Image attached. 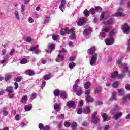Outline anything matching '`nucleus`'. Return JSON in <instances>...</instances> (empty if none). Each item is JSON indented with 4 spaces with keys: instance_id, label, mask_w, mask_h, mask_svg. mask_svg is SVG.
Returning <instances> with one entry per match:
<instances>
[{
    "instance_id": "obj_1",
    "label": "nucleus",
    "mask_w": 130,
    "mask_h": 130,
    "mask_svg": "<svg viewBox=\"0 0 130 130\" xmlns=\"http://www.w3.org/2000/svg\"><path fill=\"white\" fill-rule=\"evenodd\" d=\"M111 29V27L108 26L105 28H102L101 32L100 34V37L104 38L106 35V33H109V32Z\"/></svg>"
},
{
    "instance_id": "obj_2",
    "label": "nucleus",
    "mask_w": 130,
    "mask_h": 130,
    "mask_svg": "<svg viewBox=\"0 0 130 130\" xmlns=\"http://www.w3.org/2000/svg\"><path fill=\"white\" fill-rule=\"evenodd\" d=\"M122 30L125 34H129L130 26L127 23H124L122 27Z\"/></svg>"
},
{
    "instance_id": "obj_3",
    "label": "nucleus",
    "mask_w": 130,
    "mask_h": 130,
    "mask_svg": "<svg viewBox=\"0 0 130 130\" xmlns=\"http://www.w3.org/2000/svg\"><path fill=\"white\" fill-rule=\"evenodd\" d=\"M6 92L9 93L10 98H13L14 96V89L12 86H8L6 88Z\"/></svg>"
},
{
    "instance_id": "obj_4",
    "label": "nucleus",
    "mask_w": 130,
    "mask_h": 130,
    "mask_svg": "<svg viewBox=\"0 0 130 130\" xmlns=\"http://www.w3.org/2000/svg\"><path fill=\"white\" fill-rule=\"evenodd\" d=\"M88 21L87 18L83 17L81 18H79L78 20V22H77V24L79 26H83V25H85L86 22Z\"/></svg>"
},
{
    "instance_id": "obj_5",
    "label": "nucleus",
    "mask_w": 130,
    "mask_h": 130,
    "mask_svg": "<svg viewBox=\"0 0 130 130\" xmlns=\"http://www.w3.org/2000/svg\"><path fill=\"white\" fill-rule=\"evenodd\" d=\"M98 55L97 54H94L93 55L91 59L90 60V66H93V64H95L97 61V58H98Z\"/></svg>"
},
{
    "instance_id": "obj_6",
    "label": "nucleus",
    "mask_w": 130,
    "mask_h": 130,
    "mask_svg": "<svg viewBox=\"0 0 130 130\" xmlns=\"http://www.w3.org/2000/svg\"><path fill=\"white\" fill-rule=\"evenodd\" d=\"M69 34H71L69 36V39H75L76 38V34L75 32V28H72L69 30Z\"/></svg>"
},
{
    "instance_id": "obj_7",
    "label": "nucleus",
    "mask_w": 130,
    "mask_h": 130,
    "mask_svg": "<svg viewBox=\"0 0 130 130\" xmlns=\"http://www.w3.org/2000/svg\"><path fill=\"white\" fill-rule=\"evenodd\" d=\"M67 106L69 107V108H74L76 106V103L74 101H69L67 104Z\"/></svg>"
},
{
    "instance_id": "obj_8",
    "label": "nucleus",
    "mask_w": 130,
    "mask_h": 130,
    "mask_svg": "<svg viewBox=\"0 0 130 130\" xmlns=\"http://www.w3.org/2000/svg\"><path fill=\"white\" fill-rule=\"evenodd\" d=\"M105 43L107 45H112L114 43V39L113 38H106Z\"/></svg>"
},
{
    "instance_id": "obj_9",
    "label": "nucleus",
    "mask_w": 130,
    "mask_h": 130,
    "mask_svg": "<svg viewBox=\"0 0 130 130\" xmlns=\"http://www.w3.org/2000/svg\"><path fill=\"white\" fill-rule=\"evenodd\" d=\"M70 28H69V27L63 28L60 30L61 35H64L65 34H70Z\"/></svg>"
},
{
    "instance_id": "obj_10",
    "label": "nucleus",
    "mask_w": 130,
    "mask_h": 130,
    "mask_svg": "<svg viewBox=\"0 0 130 130\" xmlns=\"http://www.w3.org/2000/svg\"><path fill=\"white\" fill-rule=\"evenodd\" d=\"M49 48H50V50H46L48 53H51V51L53 50V49H55V44L53 43L50 44L49 45Z\"/></svg>"
},
{
    "instance_id": "obj_11",
    "label": "nucleus",
    "mask_w": 130,
    "mask_h": 130,
    "mask_svg": "<svg viewBox=\"0 0 130 130\" xmlns=\"http://www.w3.org/2000/svg\"><path fill=\"white\" fill-rule=\"evenodd\" d=\"M54 109H55L57 112H59L61 110V106L58 104H56L54 105Z\"/></svg>"
},
{
    "instance_id": "obj_12",
    "label": "nucleus",
    "mask_w": 130,
    "mask_h": 130,
    "mask_svg": "<svg viewBox=\"0 0 130 130\" xmlns=\"http://www.w3.org/2000/svg\"><path fill=\"white\" fill-rule=\"evenodd\" d=\"M25 75H28V76H33V75H35V73L34 71L28 69L25 71Z\"/></svg>"
},
{
    "instance_id": "obj_13",
    "label": "nucleus",
    "mask_w": 130,
    "mask_h": 130,
    "mask_svg": "<svg viewBox=\"0 0 130 130\" xmlns=\"http://www.w3.org/2000/svg\"><path fill=\"white\" fill-rule=\"evenodd\" d=\"M118 105L116 104V105L114 106V108L112 109L111 110L110 113H111L112 114H115V113H116V112H117V110H118Z\"/></svg>"
},
{
    "instance_id": "obj_14",
    "label": "nucleus",
    "mask_w": 130,
    "mask_h": 130,
    "mask_svg": "<svg viewBox=\"0 0 130 130\" xmlns=\"http://www.w3.org/2000/svg\"><path fill=\"white\" fill-rule=\"evenodd\" d=\"M65 6H66V0H62L61 1V4L59 6L60 10L62 12H63V10H62V8H64Z\"/></svg>"
},
{
    "instance_id": "obj_15",
    "label": "nucleus",
    "mask_w": 130,
    "mask_h": 130,
    "mask_svg": "<svg viewBox=\"0 0 130 130\" xmlns=\"http://www.w3.org/2000/svg\"><path fill=\"white\" fill-rule=\"evenodd\" d=\"M91 112V109L90 108V107H87L83 110V113L84 114H89Z\"/></svg>"
},
{
    "instance_id": "obj_16",
    "label": "nucleus",
    "mask_w": 130,
    "mask_h": 130,
    "mask_svg": "<svg viewBox=\"0 0 130 130\" xmlns=\"http://www.w3.org/2000/svg\"><path fill=\"white\" fill-rule=\"evenodd\" d=\"M99 121H100V119L99 117H97L96 118H92L91 122H92V123H94V124H97V123H98Z\"/></svg>"
},
{
    "instance_id": "obj_17",
    "label": "nucleus",
    "mask_w": 130,
    "mask_h": 130,
    "mask_svg": "<svg viewBox=\"0 0 130 130\" xmlns=\"http://www.w3.org/2000/svg\"><path fill=\"white\" fill-rule=\"evenodd\" d=\"M86 102L89 103V102H92L94 100V99L91 96V95H88L85 96Z\"/></svg>"
},
{
    "instance_id": "obj_18",
    "label": "nucleus",
    "mask_w": 130,
    "mask_h": 130,
    "mask_svg": "<svg viewBox=\"0 0 130 130\" xmlns=\"http://www.w3.org/2000/svg\"><path fill=\"white\" fill-rule=\"evenodd\" d=\"M89 50L90 54H91V55H93V54H94L96 51V48L95 47H92L89 49Z\"/></svg>"
},
{
    "instance_id": "obj_19",
    "label": "nucleus",
    "mask_w": 130,
    "mask_h": 130,
    "mask_svg": "<svg viewBox=\"0 0 130 130\" xmlns=\"http://www.w3.org/2000/svg\"><path fill=\"white\" fill-rule=\"evenodd\" d=\"M91 87V82L89 81L86 82L85 84L84 85V88L86 89H89Z\"/></svg>"
},
{
    "instance_id": "obj_20",
    "label": "nucleus",
    "mask_w": 130,
    "mask_h": 130,
    "mask_svg": "<svg viewBox=\"0 0 130 130\" xmlns=\"http://www.w3.org/2000/svg\"><path fill=\"white\" fill-rule=\"evenodd\" d=\"M121 116H122V113L121 112H119L114 115V118L116 120H117V119H118L119 117H121Z\"/></svg>"
},
{
    "instance_id": "obj_21",
    "label": "nucleus",
    "mask_w": 130,
    "mask_h": 130,
    "mask_svg": "<svg viewBox=\"0 0 130 130\" xmlns=\"http://www.w3.org/2000/svg\"><path fill=\"white\" fill-rule=\"evenodd\" d=\"M113 23V18H111L109 20L104 22V24L109 25L110 24H112Z\"/></svg>"
},
{
    "instance_id": "obj_22",
    "label": "nucleus",
    "mask_w": 130,
    "mask_h": 130,
    "mask_svg": "<svg viewBox=\"0 0 130 130\" xmlns=\"http://www.w3.org/2000/svg\"><path fill=\"white\" fill-rule=\"evenodd\" d=\"M54 96L56 97H58L59 96H60V91H59L58 89H56L53 92Z\"/></svg>"
},
{
    "instance_id": "obj_23",
    "label": "nucleus",
    "mask_w": 130,
    "mask_h": 130,
    "mask_svg": "<svg viewBox=\"0 0 130 130\" xmlns=\"http://www.w3.org/2000/svg\"><path fill=\"white\" fill-rule=\"evenodd\" d=\"M102 117H103V121H107V118H108V115L106 113H104L102 115Z\"/></svg>"
},
{
    "instance_id": "obj_24",
    "label": "nucleus",
    "mask_w": 130,
    "mask_h": 130,
    "mask_svg": "<svg viewBox=\"0 0 130 130\" xmlns=\"http://www.w3.org/2000/svg\"><path fill=\"white\" fill-rule=\"evenodd\" d=\"M94 92L96 93V94H100V93H101V87H100V86L96 87L94 89Z\"/></svg>"
},
{
    "instance_id": "obj_25",
    "label": "nucleus",
    "mask_w": 130,
    "mask_h": 130,
    "mask_svg": "<svg viewBox=\"0 0 130 130\" xmlns=\"http://www.w3.org/2000/svg\"><path fill=\"white\" fill-rule=\"evenodd\" d=\"M116 17H123L125 16V14L121 12H118L115 14Z\"/></svg>"
},
{
    "instance_id": "obj_26",
    "label": "nucleus",
    "mask_w": 130,
    "mask_h": 130,
    "mask_svg": "<svg viewBox=\"0 0 130 130\" xmlns=\"http://www.w3.org/2000/svg\"><path fill=\"white\" fill-rule=\"evenodd\" d=\"M77 126H78V124H77L76 122H73L71 124V127H72L73 130H76Z\"/></svg>"
},
{
    "instance_id": "obj_27",
    "label": "nucleus",
    "mask_w": 130,
    "mask_h": 130,
    "mask_svg": "<svg viewBox=\"0 0 130 130\" xmlns=\"http://www.w3.org/2000/svg\"><path fill=\"white\" fill-rule=\"evenodd\" d=\"M24 109H25V111H30V110H31V109H32V106H29V105H26L24 107Z\"/></svg>"
},
{
    "instance_id": "obj_28",
    "label": "nucleus",
    "mask_w": 130,
    "mask_h": 130,
    "mask_svg": "<svg viewBox=\"0 0 130 130\" xmlns=\"http://www.w3.org/2000/svg\"><path fill=\"white\" fill-rule=\"evenodd\" d=\"M27 100V95H25L22 97V99L21 100V103H25V102H26Z\"/></svg>"
},
{
    "instance_id": "obj_29",
    "label": "nucleus",
    "mask_w": 130,
    "mask_h": 130,
    "mask_svg": "<svg viewBox=\"0 0 130 130\" xmlns=\"http://www.w3.org/2000/svg\"><path fill=\"white\" fill-rule=\"evenodd\" d=\"M115 98H116V92H115V91H113L112 93V97L110 98V100L112 101L113 100H114Z\"/></svg>"
},
{
    "instance_id": "obj_30",
    "label": "nucleus",
    "mask_w": 130,
    "mask_h": 130,
    "mask_svg": "<svg viewBox=\"0 0 130 130\" xmlns=\"http://www.w3.org/2000/svg\"><path fill=\"white\" fill-rule=\"evenodd\" d=\"M51 77V73H50L48 75H45L43 78L45 80L47 81L49 80V79H50Z\"/></svg>"
},
{
    "instance_id": "obj_31",
    "label": "nucleus",
    "mask_w": 130,
    "mask_h": 130,
    "mask_svg": "<svg viewBox=\"0 0 130 130\" xmlns=\"http://www.w3.org/2000/svg\"><path fill=\"white\" fill-rule=\"evenodd\" d=\"M89 13L91 15H95L96 14V10L94 8H91L89 10Z\"/></svg>"
},
{
    "instance_id": "obj_32",
    "label": "nucleus",
    "mask_w": 130,
    "mask_h": 130,
    "mask_svg": "<svg viewBox=\"0 0 130 130\" xmlns=\"http://www.w3.org/2000/svg\"><path fill=\"white\" fill-rule=\"evenodd\" d=\"M60 97L62 98V99H67V94L66 92H63L60 94Z\"/></svg>"
},
{
    "instance_id": "obj_33",
    "label": "nucleus",
    "mask_w": 130,
    "mask_h": 130,
    "mask_svg": "<svg viewBox=\"0 0 130 130\" xmlns=\"http://www.w3.org/2000/svg\"><path fill=\"white\" fill-rule=\"evenodd\" d=\"M84 14L85 17H89V16H90V11L87 9H85L84 11Z\"/></svg>"
},
{
    "instance_id": "obj_34",
    "label": "nucleus",
    "mask_w": 130,
    "mask_h": 130,
    "mask_svg": "<svg viewBox=\"0 0 130 130\" xmlns=\"http://www.w3.org/2000/svg\"><path fill=\"white\" fill-rule=\"evenodd\" d=\"M27 63L28 60H27V59L26 58H23L20 61V63H21V64H26V63Z\"/></svg>"
},
{
    "instance_id": "obj_35",
    "label": "nucleus",
    "mask_w": 130,
    "mask_h": 130,
    "mask_svg": "<svg viewBox=\"0 0 130 130\" xmlns=\"http://www.w3.org/2000/svg\"><path fill=\"white\" fill-rule=\"evenodd\" d=\"M118 75V73H117V72L115 71L114 73H113L111 75V77L113 78H117V76Z\"/></svg>"
},
{
    "instance_id": "obj_36",
    "label": "nucleus",
    "mask_w": 130,
    "mask_h": 130,
    "mask_svg": "<svg viewBox=\"0 0 130 130\" xmlns=\"http://www.w3.org/2000/svg\"><path fill=\"white\" fill-rule=\"evenodd\" d=\"M58 37H59V36L58 35H53L52 36V38L53 40L56 41L57 39H58Z\"/></svg>"
},
{
    "instance_id": "obj_37",
    "label": "nucleus",
    "mask_w": 130,
    "mask_h": 130,
    "mask_svg": "<svg viewBox=\"0 0 130 130\" xmlns=\"http://www.w3.org/2000/svg\"><path fill=\"white\" fill-rule=\"evenodd\" d=\"M69 67L70 69H74V67H76V63H75L74 62H71L69 63Z\"/></svg>"
},
{
    "instance_id": "obj_38",
    "label": "nucleus",
    "mask_w": 130,
    "mask_h": 130,
    "mask_svg": "<svg viewBox=\"0 0 130 130\" xmlns=\"http://www.w3.org/2000/svg\"><path fill=\"white\" fill-rule=\"evenodd\" d=\"M78 87L79 85L78 84H75L74 85H73V90L74 91V92H77V88Z\"/></svg>"
},
{
    "instance_id": "obj_39",
    "label": "nucleus",
    "mask_w": 130,
    "mask_h": 130,
    "mask_svg": "<svg viewBox=\"0 0 130 130\" xmlns=\"http://www.w3.org/2000/svg\"><path fill=\"white\" fill-rule=\"evenodd\" d=\"M98 114V112H93V114L91 115V118H94L98 117V116H97Z\"/></svg>"
},
{
    "instance_id": "obj_40",
    "label": "nucleus",
    "mask_w": 130,
    "mask_h": 130,
    "mask_svg": "<svg viewBox=\"0 0 130 130\" xmlns=\"http://www.w3.org/2000/svg\"><path fill=\"white\" fill-rule=\"evenodd\" d=\"M10 78H11V75H7L5 77V80L6 82H7L8 80H9Z\"/></svg>"
},
{
    "instance_id": "obj_41",
    "label": "nucleus",
    "mask_w": 130,
    "mask_h": 130,
    "mask_svg": "<svg viewBox=\"0 0 130 130\" xmlns=\"http://www.w3.org/2000/svg\"><path fill=\"white\" fill-rule=\"evenodd\" d=\"M21 12L22 13V14H25V5L22 4L21 5Z\"/></svg>"
},
{
    "instance_id": "obj_42",
    "label": "nucleus",
    "mask_w": 130,
    "mask_h": 130,
    "mask_svg": "<svg viewBox=\"0 0 130 130\" xmlns=\"http://www.w3.org/2000/svg\"><path fill=\"white\" fill-rule=\"evenodd\" d=\"M2 113L3 115H4V116H7V115H8L9 114V112H8V111L5 110H3L2 111Z\"/></svg>"
},
{
    "instance_id": "obj_43",
    "label": "nucleus",
    "mask_w": 130,
    "mask_h": 130,
    "mask_svg": "<svg viewBox=\"0 0 130 130\" xmlns=\"http://www.w3.org/2000/svg\"><path fill=\"white\" fill-rule=\"evenodd\" d=\"M64 125L65 127H70V126L71 125V123L69 122H64Z\"/></svg>"
},
{
    "instance_id": "obj_44",
    "label": "nucleus",
    "mask_w": 130,
    "mask_h": 130,
    "mask_svg": "<svg viewBox=\"0 0 130 130\" xmlns=\"http://www.w3.org/2000/svg\"><path fill=\"white\" fill-rule=\"evenodd\" d=\"M118 86V81H116L112 84V87L113 88H117Z\"/></svg>"
},
{
    "instance_id": "obj_45",
    "label": "nucleus",
    "mask_w": 130,
    "mask_h": 130,
    "mask_svg": "<svg viewBox=\"0 0 130 130\" xmlns=\"http://www.w3.org/2000/svg\"><path fill=\"white\" fill-rule=\"evenodd\" d=\"M82 112H83V108H80L77 109V113L78 114H82Z\"/></svg>"
},
{
    "instance_id": "obj_46",
    "label": "nucleus",
    "mask_w": 130,
    "mask_h": 130,
    "mask_svg": "<svg viewBox=\"0 0 130 130\" xmlns=\"http://www.w3.org/2000/svg\"><path fill=\"white\" fill-rule=\"evenodd\" d=\"M39 128L40 130L44 129V126L43 125V124L42 123L39 124Z\"/></svg>"
},
{
    "instance_id": "obj_47",
    "label": "nucleus",
    "mask_w": 130,
    "mask_h": 130,
    "mask_svg": "<svg viewBox=\"0 0 130 130\" xmlns=\"http://www.w3.org/2000/svg\"><path fill=\"white\" fill-rule=\"evenodd\" d=\"M38 45H37L36 46L32 47L29 49V51H34L36 50V48H38Z\"/></svg>"
},
{
    "instance_id": "obj_48",
    "label": "nucleus",
    "mask_w": 130,
    "mask_h": 130,
    "mask_svg": "<svg viewBox=\"0 0 130 130\" xmlns=\"http://www.w3.org/2000/svg\"><path fill=\"white\" fill-rule=\"evenodd\" d=\"M14 15H15L16 19L20 20V17H19V13L17 11L15 12Z\"/></svg>"
},
{
    "instance_id": "obj_49",
    "label": "nucleus",
    "mask_w": 130,
    "mask_h": 130,
    "mask_svg": "<svg viewBox=\"0 0 130 130\" xmlns=\"http://www.w3.org/2000/svg\"><path fill=\"white\" fill-rule=\"evenodd\" d=\"M118 93H119V96H122L124 94V91L121 90H118Z\"/></svg>"
},
{
    "instance_id": "obj_50",
    "label": "nucleus",
    "mask_w": 130,
    "mask_h": 130,
    "mask_svg": "<svg viewBox=\"0 0 130 130\" xmlns=\"http://www.w3.org/2000/svg\"><path fill=\"white\" fill-rule=\"evenodd\" d=\"M75 93H76V95H77V96H81V95H82V90H78L76 92H75Z\"/></svg>"
},
{
    "instance_id": "obj_51",
    "label": "nucleus",
    "mask_w": 130,
    "mask_h": 130,
    "mask_svg": "<svg viewBox=\"0 0 130 130\" xmlns=\"http://www.w3.org/2000/svg\"><path fill=\"white\" fill-rule=\"evenodd\" d=\"M96 12H98V11H102V8L100 6H98L95 7V9H94Z\"/></svg>"
},
{
    "instance_id": "obj_52",
    "label": "nucleus",
    "mask_w": 130,
    "mask_h": 130,
    "mask_svg": "<svg viewBox=\"0 0 130 130\" xmlns=\"http://www.w3.org/2000/svg\"><path fill=\"white\" fill-rule=\"evenodd\" d=\"M31 41H32V38H31L30 36L27 37L26 38V42H31Z\"/></svg>"
},
{
    "instance_id": "obj_53",
    "label": "nucleus",
    "mask_w": 130,
    "mask_h": 130,
    "mask_svg": "<svg viewBox=\"0 0 130 130\" xmlns=\"http://www.w3.org/2000/svg\"><path fill=\"white\" fill-rule=\"evenodd\" d=\"M122 102L123 103H126V102H127V99L126 98L125 95L122 99Z\"/></svg>"
},
{
    "instance_id": "obj_54",
    "label": "nucleus",
    "mask_w": 130,
    "mask_h": 130,
    "mask_svg": "<svg viewBox=\"0 0 130 130\" xmlns=\"http://www.w3.org/2000/svg\"><path fill=\"white\" fill-rule=\"evenodd\" d=\"M84 35H89V30L85 29L83 31Z\"/></svg>"
},
{
    "instance_id": "obj_55",
    "label": "nucleus",
    "mask_w": 130,
    "mask_h": 130,
    "mask_svg": "<svg viewBox=\"0 0 130 130\" xmlns=\"http://www.w3.org/2000/svg\"><path fill=\"white\" fill-rule=\"evenodd\" d=\"M86 96H90V94H91V91L90 90H86L85 92Z\"/></svg>"
},
{
    "instance_id": "obj_56",
    "label": "nucleus",
    "mask_w": 130,
    "mask_h": 130,
    "mask_svg": "<svg viewBox=\"0 0 130 130\" xmlns=\"http://www.w3.org/2000/svg\"><path fill=\"white\" fill-rule=\"evenodd\" d=\"M21 81H22V77H18L16 78V82H21Z\"/></svg>"
},
{
    "instance_id": "obj_57",
    "label": "nucleus",
    "mask_w": 130,
    "mask_h": 130,
    "mask_svg": "<svg viewBox=\"0 0 130 130\" xmlns=\"http://www.w3.org/2000/svg\"><path fill=\"white\" fill-rule=\"evenodd\" d=\"M14 86H15V87H14L15 90H17L18 88H19V85L17 82L14 83Z\"/></svg>"
},
{
    "instance_id": "obj_58",
    "label": "nucleus",
    "mask_w": 130,
    "mask_h": 130,
    "mask_svg": "<svg viewBox=\"0 0 130 130\" xmlns=\"http://www.w3.org/2000/svg\"><path fill=\"white\" fill-rule=\"evenodd\" d=\"M125 88L126 89V90H127V91H129L130 90V84H127L125 86Z\"/></svg>"
},
{
    "instance_id": "obj_59",
    "label": "nucleus",
    "mask_w": 130,
    "mask_h": 130,
    "mask_svg": "<svg viewBox=\"0 0 130 130\" xmlns=\"http://www.w3.org/2000/svg\"><path fill=\"white\" fill-rule=\"evenodd\" d=\"M113 35H114V31H111L109 34V36L110 37L112 38V36H113Z\"/></svg>"
},
{
    "instance_id": "obj_60",
    "label": "nucleus",
    "mask_w": 130,
    "mask_h": 130,
    "mask_svg": "<svg viewBox=\"0 0 130 130\" xmlns=\"http://www.w3.org/2000/svg\"><path fill=\"white\" fill-rule=\"evenodd\" d=\"M117 78H118V79H123V74H118Z\"/></svg>"
},
{
    "instance_id": "obj_61",
    "label": "nucleus",
    "mask_w": 130,
    "mask_h": 130,
    "mask_svg": "<svg viewBox=\"0 0 130 130\" xmlns=\"http://www.w3.org/2000/svg\"><path fill=\"white\" fill-rule=\"evenodd\" d=\"M79 107H82V106H83V105H84V102H83V101H80L79 103Z\"/></svg>"
},
{
    "instance_id": "obj_62",
    "label": "nucleus",
    "mask_w": 130,
    "mask_h": 130,
    "mask_svg": "<svg viewBox=\"0 0 130 130\" xmlns=\"http://www.w3.org/2000/svg\"><path fill=\"white\" fill-rule=\"evenodd\" d=\"M15 120L19 121L20 120V115H16L15 116Z\"/></svg>"
},
{
    "instance_id": "obj_63",
    "label": "nucleus",
    "mask_w": 130,
    "mask_h": 130,
    "mask_svg": "<svg viewBox=\"0 0 130 130\" xmlns=\"http://www.w3.org/2000/svg\"><path fill=\"white\" fill-rule=\"evenodd\" d=\"M104 130H108L109 129V125H106L105 127H102Z\"/></svg>"
},
{
    "instance_id": "obj_64",
    "label": "nucleus",
    "mask_w": 130,
    "mask_h": 130,
    "mask_svg": "<svg viewBox=\"0 0 130 130\" xmlns=\"http://www.w3.org/2000/svg\"><path fill=\"white\" fill-rule=\"evenodd\" d=\"M43 130H50V127H49L48 125H47L44 128Z\"/></svg>"
}]
</instances>
